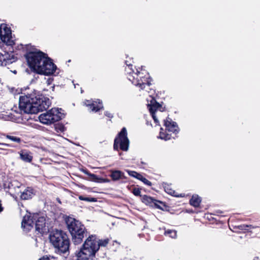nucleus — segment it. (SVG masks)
<instances>
[{
    "label": "nucleus",
    "mask_w": 260,
    "mask_h": 260,
    "mask_svg": "<svg viewBox=\"0 0 260 260\" xmlns=\"http://www.w3.org/2000/svg\"><path fill=\"white\" fill-rule=\"evenodd\" d=\"M51 105L50 99L36 90L19 97L20 110L25 113L36 114L46 110Z\"/></svg>",
    "instance_id": "1"
},
{
    "label": "nucleus",
    "mask_w": 260,
    "mask_h": 260,
    "mask_svg": "<svg viewBox=\"0 0 260 260\" xmlns=\"http://www.w3.org/2000/svg\"><path fill=\"white\" fill-rule=\"evenodd\" d=\"M109 242L108 238L100 239L95 235H89L77 252V260H95L96 254L100 247H105Z\"/></svg>",
    "instance_id": "2"
},
{
    "label": "nucleus",
    "mask_w": 260,
    "mask_h": 260,
    "mask_svg": "<svg viewBox=\"0 0 260 260\" xmlns=\"http://www.w3.org/2000/svg\"><path fill=\"white\" fill-rule=\"evenodd\" d=\"M63 219L72 236L73 243L75 245L81 244L87 233V229L84 225L79 220L70 216L64 215Z\"/></svg>",
    "instance_id": "3"
},
{
    "label": "nucleus",
    "mask_w": 260,
    "mask_h": 260,
    "mask_svg": "<svg viewBox=\"0 0 260 260\" xmlns=\"http://www.w3.org/2000/svg\"><path fill=\"white\" fill-rule=\"evenodd\" d=\"M49 239L51 243L59 253H65L69 250L70 241L66 232L54 230L50 233Z\"/></svg>",
    "instance_id": "4"
},
{
    "label": "nucleus",
    "mask_w": 260,
    "mask_h": 260,
    "mask_svg": "<svg viewBox=\"0 0 260 260\" xmlns=\"http://www.w3.org/2000/svg\"><path fill=\"white\" fill-rule=\"evenodd\" d=\"M47 55L46 53L35 49L34 50L28 51L24 57L30 70L37 73Z\"/></svg>",
    "instance_id": "5"
},
{
    "label": "nucleus",
    "mask_w": 260,
    "mask_h": 260,
    "mask_svg": "<svg viewBox=\"0 0 260 260\" xmlns=\"http://www.w3.org/2000/svg\"><path fill=\"white\" fill-rule=\"evenodd\" d=\"M127 78L141 89H144L146 86L151 85V79L149 73L141 68V70H137V72L127 73Z\"/></svg>",
    "instance_id": "6"
},
{
    "label": "nucleus",
    "mask_w": 260,
    "mask_h": 260,
    "mask_svg": "<svg viewBox=\"0 0 260 260\" xmlns=\"http://www.w3.org/2000/svg\"><path fill=\"white\" fill-rule=\"evenodd\" d=\"M164 125L166 128H160L158 138L165 141L175 139L180 131L177 123L168 116L164 120Z\"/></svg>",
    "instance_id": "7"
},
{
    "label": "nucleus",
    "mask_w": 260,
    "mask_h": 260,
    "mask_svg": "<svg viewBox=\"0 0 260 260\" xmlns=\"http://www.w3.org/2000/svg\"><path fill=\"white\" fill-rule=\"evenodd\" d=\"M61 108H53L39 116L40 121L45 124H51L59 121L64 117Z\"/></svg>",
    "instance_id": "8"
},
{
    "label": "nucleus",
    "mask_w": 260,
    "mask_h": 260,
    "mask_svg": "<svg viewBox=\"0 0 260 260\" xmlns=\"http://www.w3.org/2000/svg\"><path fill=\"white\" fill-rule=\"evenodd\" d=\"M129 144L126 129L123 127L114 139L113 148L117 151L119 148L122 151H126L128 149Z\"/></svg>",
    "instance_id": "9"
},
{
    "label": "nucleus",
    "mask_w": 260,
    "mask_h": 260,
    "mask_svg": "<svg viewBox=\"0 0 260 260\" xmlns=\"http://www.w3.org/2000/svg\"><path fill=\"white\" fill-rule=\"evenodd\" d=\"M56 66L52 60L48 56L46 57L37 74L40 75H50L53 74L56 70Z\"/></svg>",
    "instance_id": "10"
},
{
    "label": "nucleus",
    "mask_w": 260,
    "mask_h": 260,
    "mask_svg": "<svg viewBox=\"0 0 260 260\" xmlns=\"http://www.w3.org/2000/svg\"><path fill=\"white\" fill-rule=\"evenodd\" d=\"M0 39L8 46H12L15 44L14 41L12 38V30L6 24L0 25Z\"/></svg>",
    "instance_id": "11"
},
{
    "label": "nucleus",
    "mask_w": 260,
    "mask_h": 260,
    "mask_svg": "<svg viewBox=\"0 0 260 260\" xmlns=\"http://www.w3.org/2000/svg\"><path fill=\"white\" fill-rule=\"evenodd\" d=\"M141 201L146 205L161 210H163L164 207L166 206V205L164 202L156 200L147 195L142 196Z\"/></svg>",
    "instance_id": "12"
},
{
    "label": "nucleus",
    "mask_w": 260,
    "mask_h": 260,
    "mask_svg": "<svg viewBox=\"0 0 260 260\" xmlns=\"http://www.w3.org/2000/svg\"><path fill=\"white\" fill-rule=\"evenodd\" d=\"M20 194V198L22 200H28L32 198L35 195V190L32 187L28 186L23 190H18L16 192V196Z\"/></svg>",
    "instance_id": "13"
},
{
    "label": "nucleus",
    "mask_w": 260,
    "mask_h": 260,
    "mask_svg": "<svg viewBox=\"0 0 260 260\" xmlns=\"http://www.w3.org/2000/svg\"><path fill=\"white\" fill-rule=\"evenodd\" d=\"M17 57L12 53L5 52L3 54L0 52V66H6L17 60Z\"/></svg>",
    "instance_id": "14"
},
{
    "label": "nucleus",
    "mask_w": 260,
    "mask_h": 260,
    "mask_svg": "<svg viewBox=\"0 0 260 260\" xmlns=\"http://www.w3.org/2000/svg\"><path fill=\"white\" fill-rule=\"evenodd\" d=\"M36 232L37 234H40L41 236L48 232V229L46 225V220L43 217H39L36 221Z\"/></svg>",
    "instance_id": "15"
},
{
    "label": "nucleus",
    "mask_w": 260,
    "mask_h": 260,
    "mask_svg": "<svg viewBox=\"0 0 260 260\" xmlns=\"http://www.w3.org/2000/svg\"><path fill=\"white\" fill-rule=\"evenodd\" d=\"M147 107L149 109L150 114L155 113L157 110L163 112L165 110V107H162V105L158 103L155 98L151 97L149 103L148 104Z\"/></svg>",
    "instance_id": "16"
},
{
    "label": "nucleus",
    "mask_w": 260,
    "mask_h": 260,
    "mask_svg": "<svg viewBox=\"0 0 260 260\" xmlns=\"http://www.w3.org/2000/svg\"><path fill=\"white\" fill-rule=\"evenodd\" d=\"M85 104L91 111L96 112L104 108L102 103L96 101L87 100Z\"/></svg>",
    "instance_id": "17"
},
{
    "label": "nucleus",
    "mask_w": 260,
    "mask_h": 260,
    "mask_svg": "<svg viewBox=\"0 0 260 260\" xmlns=\"http://www.w3.org/2000/svg\"><path fill=\"white\" fill-rule=\"evenodd\" d=\"M109 176L113 181H116L121 179H126L127 178L124 173L120 170H110Z\"/></svg>",
    "instance_id": "18"
},
{
    "label": "nucleus",
    "mask_w": 260,
    "mask_h": 260,
    "mask_svg": "<svg viewBox=\"0 0 260 260\" xmlns=\"http://www.w3.org/2000/svg\"><path fill=\"white\" fill-rule=\"evenodd\" d=\"M82 172H83L85 174L87 175L89 177V180L96 182V183H100V182H109V180L108 179H103L99 178L97 175L91 173L87 169H82Z\"/></svg>",
    "instance_id": "19"
},
{
    "label": "nucleus",
    "mask_w": 260,
    "mask_h": 260,
    "mask_svg": "<svg viewBox=\"0 0 260 260\" xmlns=\"http://www.w3.org/2000/svg\"><path fill=\"white\" fill-rule=\"evenodd\" d=\"M20 158L23 161L26 162H30L32 160V156L31 155V153L27 150H21L19 152Z\"/></svg>",
    "instance_id": "20"
},
{
    "label": "nucleus",
    "mask_w": 260,
    "mask_h": 260,
    "mask_svg": "<svg viewBox=\"0 0 260 260\" xmlns=\"http://www.w3.org/2000/svg\"><path fill=\"white\" fill-rule=\"evenodd\" d=\"M34 221L30 215H25L22 219L21 225L23 228H26L29 230L33 226Z\"/></svg>",
    "instance_id": "21"
},
{
    "label": "nucleus",
    "mask_w": 260,
    "mask_h": 260,
    "mask_svg": "<svg viewBox=\"0 0 260 260\" xmlns=\"http://www.w3.org/2000/svg\"><path fill=\"white\" fill-rule=\"evenodd\" d=\"M23 187H24V186L16 180L13 181L9 185V189L12 191L14 190V193L15 195L17 191L22 190L21 188Z\"/></svg>",
    "instance_id": "22"
},
{
    "label": "nucleus",
    "mask_w": 260,
    "mask_h": 260,
    "mask_svg": "<svg viewBox=\"0 0 260 260\" xmlns=\"http://www.w3.org/2000/svg\"><path fill=\"white\" fill-rule=\"evenodd\" d=\"M201 201V198L198 194H193L189 200V204L194 207H199Z\"/></svg>",
    "instance_id": "23"
},
{
    "label": "nucleus",
    "mask_w": 260,
    "mask_h": 260,
    "mask_svg": "<svg viewBox=\"0 0 260 260\" xmlns=\"http://www.w3.org/2000/svg\"><path fill=\"white\" fill-rule=\"evenodd\" d=\"M2 136L17 144H20L22 142V140L20 137L10 135L7 134H2Z\"/></svg>",
    "instance_id": "24"
},
{
    "label": "nucleus",
    "mask_w": 260,
    "mask_h": 260,
    "mask_svg": "<svg viewBox=\"0 0 260 260\" xmlns=\"http://www.w3.org/2000/svg\"><path fill=\"white\" fill-rule=\"evenodd\" d=\"M257 227V226H253L251 224L248 225V224H242L238 225L237 226V229L244 232L246 231H248L250 229L256 228Z\"/></svg>",
    "instance_id": "25"
},
{
    "label": "nucleus",
    "mask_w": 260,
    "mask_h": 260,
    "mask_svg": "<svg viewBox=\"0 0 260 260\" xmlns=\"http://www.w3.org/2000/svg\"><path fill=\"white\" fill-rule=\"evenodd\" d=\"M165 189L167 193H168V194H169L171 196H173L174 197H184V195L182 196V194H180V195L178 194L177 192H176L174 190L169 188L168 187H166L165 188Z\"/></svg>",
    "instance_id": "26"
},
{
    "label": "nucleus",
    "mask_w": 260,
    "mask_h": 260,
    "mask_svg": "<svg viewBox=\"0 0 260 260\" xmlns=\"http://www.w3.org/2000/svg\"><path fill=\"white\" fill-rule=\"evenodd\" d=\"M165 234L166 236H168L172 238H176L177 236V233L176 231L173 230H168L165 231Z\"/></svg>",
    "instance_id": "27"
},
{
    "label": "nucleus",
    "mask_w": 260,
    "mask_h": 260,
    "mask_svg": "<svg viewBox=\"0 0 260 260\" xmlns=\"http://www.w3.org/2000/svg\"><path fill=\"white\" fill-rule=\"evenodd\" d=\"M79 199L81 201H84L90 202H94L97 201V199L95 198L84 197L82 196H80L79 197Z\"/></svg>",
    "instance_id": "28"
},
{
    "label": "nucleus",
    "mask_w": 260,
    "mask_h": 260,
    "mask_svg": "<svg viewBox=\"0 0 260 260\" xmlns=\"http://www.w3.org/2000/svg\"><path fill=\"white\" fill-rule=\"evenodd\" d=\"M55 127L57 132L60 131L63 132L65 130L64 126L62 124L58 123L55 125Z\"/></svg>",
    "instance_id": "29"
},
{
    "label": "nucleus",
    "mask_w": 260,
    "mask_h": 260,
    "mask_svg": "<svg viewBox=\"0 0 260 260\" xmlns=\"http://www.w3.org/2000/svg\"><path fill=\"white\" fill-rule=\"evenodd\" d=\"M132 192L136 196L142 197L141 195V189L139 188L134 187L133 189Z\"/></svg>",
    "instance_id": "30"
},
{
    "label": "nucleus",
    "mask_w": 260,
    "mask_h": 260,
    "mask_svg": "<svg viewBox=\"0 0 260 260\" xmlns=\"http://www.w3.org/2000/svg\"><path fill=\"white\" fill-rule=\"evenodd\" d=\"M141 181H142L145 184L149 186H151L152 185V183L144 177H143Z\"/></svg>",
    "instance_id": "31"
},
{
    "label": "nucleus",
    "mask_w": 260,
    "mask_h": 260,
    "mask_svg": "<svg viewBox=\"0 0 260 260\" xmlns=\"http://www.w3.org/2000/svg\"><path fill=\"white\" fill-rule=\"evenodd\" d=\"M128 175L131 176H132L134 178H135V176L137 174L138 172H136V171H129V170H127V171Z\"/></svg>",
    "instance_id": "32"
},
{
    "label": "nucleus",
    "mask_w": 260,
    "mask_h": 260,
    "mask_svg": "<svg viewBox=\"0 0 260 260\" xmlns=\"http://www.w3.org/2000/svg\"><path fill=\"white\" fill-rule=\"evenodd\" d=\"M105 115L110 118H112L113 117V114L109 111H106L104 113Z\"/></svg>",
    "instance_id": "33"
},
{
    "label": "nucleus",
    "mask_w": 260,
    "mask_h": 260,
    "mask_svg": "<svg viewBox=\"0 0 260 260\" xmlns=\"http://www.w3.org/2000/svg\"><path fill=\"white\" fill-rule=\"evenodd\" d=\"M151 115H152V117L154 121V122L156 123V124H157L159 123V121L157 119L156 116H155V113H153V114H151Z\"/></svg>",
    "instance_id": "34"
},
{
    "label": "nucleus",
    "mask_w": 260,
    "mask_h": 260,
    "mask_svg": "<svg viewBox=\"0 0 260 260\" xmlns=\"http://www.w3.org/2000/svg\"><path fill=\"white\" fill-rule=\"evenodd\" d=\"M0 145L6 146L10 147H15V146L13 145L12 144H7V143H0Z\"/></svg>",
    "instance_id": "35"
},
{
    "label": "nucleus",
    "mask_w": 260,
    "mask_h": 260,
    "mask_svg": "<svg viewBox=\"0 0 260 260\" xmlns=\"http://www.w3.org/2000/svg\"><path fill=\"white\" fill-rule=\"evenodd\" d=\"M143 177V176L139 173H138L135 176V178L140 181L142 179Z\"/></svg>",
    "instance_id": "36"
},
{
    "label": "nucleus",
    "mask_w": 260,
    "mask_h": 260,
    "mask_svg": "<svg viewBox=\"0 0 260 260\" xmlns=\"http://www.w3.org/2000/svg\"><path fill=\"white\" fill-rule=\"evenodd\" d=\"M3 207H2V204H1V201L0 200V213L3 211Z\"/></svg>",
    "instance_id": "37"
},
{
    "label": "nucleus",
    "mask_w": 260,
    "mask_h": 260,
    "mask_svg": "<svg viewBox=\"0 0 260 260\" xmlns=\"http://www.w3.org/2000/svg\"><path fill=\"white\" fill-rule=\"evenodd\" d=\"M253 260H259V258L258 257H255Z\"/></svg>",
    "instance_id": "38"
},
{
    "label": "nucleus",
    "mask_w": 260,
    "mask_h": 260,
    "mask_svg": "<svg viewBox=\"0 0 260 260\" xmlns=\"http://www.w3.org/2000/svg\"><path fill=\"white\" fill-rule=\"evenodd\" d=\"M141 163L142 164H143V165H146V163L144 162H143V161H141Z\"/></svg>",
    "instance_id": "39"
},
{
    "label": "nucleus",
    "mask_w": 260,
    "mask_h": 260,
    "mask_svg": "<svg viewBox=\"0 0 260 260\" xmlns=\"http://www.w3.org/2000/svg\"><path fill=\"white\" fill-rule=\"evenodd\" d=\"M115 243H116V244H117V245H118V244H119V243H118V242H117L116 241H115Z\"/></svg>",
    "instance_id": "40"
}]
</instances>
